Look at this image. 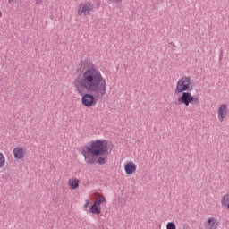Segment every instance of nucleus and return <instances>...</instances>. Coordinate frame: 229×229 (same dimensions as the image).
Masks as SVG:
<instances>
[{
    "mask_svg": "<svg viewBox=\"0 0 229 229\" xmlns=\"http://www.w3.org/2000/svg\"><path fill=\"white\" fill-rule=\"evenodd\" d=\"M13 153L16 160H21V158H24V156L26 155V150H24V148L21 147H16L13 148Z\"/></svg>",
    "mask_w": 229,
    "mask_h": 229,
    "instance_id": "7",
    "label": "nucleus"
},
{
    "mask_svg": "<svg viewBox=\"0 0 229 229\" xmlns=\"http://www.w3.org/2000/svg\"><path fill=\"white\" fill-rule=\"evenodd\" d=\"M6 164V159L4 158V155L0 152V169L4 167V165Z\"/></svg>",
    "mask_w": 229,
    "mask_h": 229,
    "instance_id": "13",
    "label": "nucleus"
},
{
    "mask_svg": "<svg viewBox=\"0 0 229 229\" xmlns=\"http://www.w3.org/2000/svg\"><path fill=\"white\" fill-rule=\"evenodd\" d=\"M9 1V3H15V1H17V0H8Z\"/></svg>",
    "mask_w": 229,
    "mask_h": 229,
    "instance_id": "19",
    "label": "nucleus"
},
{
    "mask_svg": "<svg viewBox=\"0 0 229 229\" xmlns=\"http://www.w3.org/2000/svg\"><path fill=\"white\" fill-rule=\"evenodd\" d=\"M192 89H194V85L191 81V77L184 76L178 81L174 94L178 96V94H182V92H191Z\"/></svg>",
    "mask_w": 229,
    "mask_h": 229,
    "instance_id": "3",
    "label": "nucleus"
},
{
    "mask_svg": "<svg viewBox=\"0 0 229 229\" xmlns=\"http://www.w3.org/2000/svg\"><path fill=\"white\" fill-rule=\"evenodd\" d=\"M126 174H133L137 171V165L133 162H128L124 165Z\"/></svg>",
    "mask_w": 229,
    "mask_h": 229,
    "instance_id": "9",
    "label": "nucleus"
},
{
    "mask_svg": "<svg viewBox=\"0 0 229 229\" xmlns=\"http://www.w3.org/2000/svg\"><path fill=\"white\" fill-rule=\"evenodd\" d=\"M227 115L228 106H226V104L220 105L218 108V121H220V123H223Z\"/></svg>",
    "mask_w": 229,
    "mask_h": 229,
    "instance_id": "6",
    "label": "nucleus"
},
{
    "mask_svg": "<svg viewBox=\"0 0 229 229\" xmlns=\"http://www.w3.org/2000/svg\"><path fill=\"white\" fill-rule=\"evenodd\" d=\"M80 8L77 12L78 15H89L90 12H92V10H94V5L92 4H90L89 2L84 4L81 7V4L80 5Z\"/></svg>",
    "mask_w": 229,
    "mask_h": 229,
    "instance_id": "5",
    "label": "nucleus"
},
{
    "mask_svg": "<svg viewBox=\"0 0 229 229\" xmlns=\"http://www.w3.org/2000/svg\"><path fill=\"white\" fill-rule=\"evenodd\" d=\"M89 212L91 214H97L99 215L101 214V208L98 207L97 205L93 204L90 208H89Z\"/></svg>",
    "mask_w": 229,
    "mask_h": 229,
    "instance_id": "12",
    "label": "nucleus"
},
{
    "mask_svg": "<svg viewBox=\"0 0 229 229\" xmlns=\"http://www.w3.org/2000/svg\"><path fill=\"white\" fill-rule=\"evenodd\" d=\"M166 229H176V224H174V222H168Z\"/></svg>",
    "mask_w": 229,
    "mask_h": 229,
    "instance_id": "15",
    "label": "nucleus"
},
{
    "mask_svg": "<svg viewBox=\"0 0 229 229\" xmlns=\"http://www.w3.org/2000/svg\"><path fill=\"white\" fill-rule=\"evenodd\" d=\"M68 183L72 191H76L80 187V180L78 179L69 180Z\"/></svg>",
    "mask_w": 229,
    "mask_h": 229,
    "instance_id": "10",
    "label": "nucleus"
},
{
    "mask_svg": "<svg viewBox=\"0 0 229 229\" xmlns=\"http://www.w3.org/2000/svg\"><path fill=\"white\" fill-rule=\"evenodd\" d=\"M81 154L85 157L87 164H98L99 165H105L106 160L103 157V155H108V141L106 140H96L90 142V146L85 145L82 148ZM98 157H99L98 158ZM98 158V160H96Z\"/></svg>",
    "mask_w": 229,
    "mask_h": 229,
    "instance_id": "2",
    "label": "nucleus"
},
{
    "mask_svg": "<svg viewBox=\"0 0 229 229\" xmlns=\"http://www.w3.org/2000/svg\"><path fill=\"white\" fill-rule=\"evenodd\" d=\"M37 4H40L42 3V0H35Z\"/></svg>",
    "mask_w": 229,
    "mask_h": 229,
    "instance_id": "18",
    "label": "nucleus"
},
{
    "mask_svg": "<svg viewBox=\"0 0 229 229\" xmlns=\"http://www.w3.org/2000/svg\"><path fill=\"white\" fill-rule=\"evenodd\" d=\"M89 200H86V203L84 204V208H87V207H89Z\"/></svg>",
    "mask_w": 229,
    "mask_h": 229,
    "instance_id": "17",
    "label": "nucleus"
},
{
    "mask_svg": "<svg viewBox=\"0 0 229 229\" xmlns=\"http://www.w3.org/2000/svg\"><path fill=\"white\" fill-rule=\"evenodd\" d=\"M76 92L81 96V103L87 108L96 105V99H103L106 94V81L94 66L89 67L82 77L73 82Z\"/></svg>",
    "mask_w": 229,
    "mask_h": 229,
    "instance_id": "1",
    "label": "nucleus"
},
{
    "mask_svg": "<svg viewBox=\"0 0 229 229\" xmlns=\"http://www.w3.org/2000/svg\"><path fill=\"white\" fill-rule=\"evenodd\" d=\"M105 201H106V199L105 197H101L100 199H97L94 201L93 204L97 205H101V203H105Z\"/></svg>",
    "mask_w": 229,
    "mask_h": 229,
    "instance_id": "14",
    "label": "nucleus"
},
{
    "mask_svg": "<svg viewBox=\"0 0 229 229\" xmlns=\"http://www.w3.org/2000/svg\"><path fill=\"white\" fill-rule=\"evenodd\" d=\"M179 105H185V106H189V105H199V98L197 96H192L191 92L183 91L182 96L178 97Z\"/></svg>",
    "mask_w": 229,
    "mask_h": 229,
    "instance_id": "4",
    "label": "nucleus"
},
{
    "mask_svg": "<svg viewBox=\"0 0 229 229\" xmlns=\"http://www.w3.org/2000/svg\"><path fill=\"white\" fill-rule=\"evenodd\" d=\"M217 226H219V222L217 221V218H208V220L205 223V227L207 229H216Z\"/></svg>",
    "mask_w": 229,
    "mask_h": 229,
    "instance_id": "8",
    "label": "nucleus"
},
{
    "mask_svg": "<svg viewBox=\"0 0 229 229\" xmlns=\"http://www.w3.org/2000/svg\"><path fill=\"white\" fill-rule=\"evenodd\" d=\"M223 207H225L229 210V194L224 195L221 201Z\"/></svg>",
    "mask_w": 229,
    "mask_h": 229,
    "instance_id": "11",
    "label": "nucleus"
},
{
    "mask_svg": "<svg viewBox=\"0 0 229 229\" xmlns=\"http://www.w3.org/2000/svg\"><path fill=\"white\" fill-rule=\"evenodd\" d=\"M3 17V13L0 11V18Z\"/></svg>",
    "mask_w": 229,
    "mask_h": 229,
    "instance_id": "20",
    "label": "nucleus"
},
{
    "mask_svg": "<svg viewBox=\"0 0 229 229\" xmlns=\"http://www.w3.org/2000/svg\"><path fill=\"white\" fill-rule=\"evenodd\" d=\"M111 3H123V0H108Z\"/></svg>",
    "mask_w": 229,
    "mask_h": 229,
    "instance_id": "16",
    "label": "nucleus"
}]
</instances>
